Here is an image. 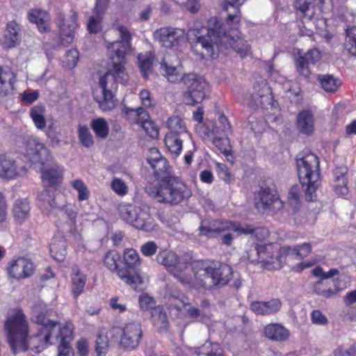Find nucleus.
<instances>
[{"label": "nucleus", "mask_w": 356, "mask_h": 356, "mask_svg": "<svg viewBox=\"0 0 356 356\" xmlns=\"http://www.w3.org/2000/svg\"><path fill=\"white\" fill-rule=\"evenodd\" d=\"M239 20L230 22L229 24H222L216 18L209 21V27H202L198 30H191L196 38L192 47L202 59L213 57L219 51L220 46L230 47L241 58L245 57L250 51V46L240 37L238 31Z\"/></svg>", "instance_id": "1"}, {"label": "nucleus", "mask_w": 356, "mask_h": 356, "mask_svg": "<svg viewBox=\"0 0 356 356\" xmlns=\"http://www.w3.org/2000/svg\"><path fill=\"white\" fill-rule=\"evenodd\" d=\"M36 323L42 327L38 333L29 337V326L26 316L21 310L10 314L5 322L8 342L13 354L31 349L40 353L47 345L51 344L50 338L53 336L57 321L46 318L40 314L36 316Z\"/></svg>", "instance_id": "2"}, {"label": "nucleus", "mask_w": 356, "mask_h": 356, "mask_svg": "<svg viewBox=\"0 0 356 356\" xmlns=\"http://www.w3.org/2000/svg\"><path fill=\"white\" fill-rule=\"evenodd\" d=\"M121 40L113 42L108 47L109 59L111 67L100 78L99 85L102 89V97L95 98L102 111H110L116 104L114 92L118 88V83L124 84L128 81L125 72V55L131 47V35L128 29L123 26L118 27Z\"/></svg>", "instance_id": "3"}, {"label": "nucleus", "mask_w": 356, "mask_h": 356, "mask_svg": "<svg viewBox=\"0 0 356 356\" xmlns=\"http://www.w3.org/2000/svg\"><path fill=\"white\" fill-rule=\"evenodd\" d=\"M147 160L156 179L163 182L159 187L149 189V194L152 198L160 203L177 205L191 196L189 188L170 175L167 160L156 148L149 149Z\"/></svg>", "instance_id": "4"}, {"label": "nucleus", "mask_w": 356, "mask_h": 356, "mask_svg": "<svg viewBox=\"0 0 356 356\" xmlns=\"http://www.w3.org/2000/svg\"><path fill=\"white\" fill-rule=\"evenodd\" d=\"M193 274L195 284L212 290L226 286L232 279L233 270L225 263L199 260L193 264Z\"/></svg>", "instance_id": "5"}, {"label": "nucleus", "mask_w": 356, "mask_h": 356, "mask_svg": "<svg viewBox=\"0 0 356 356\" xmlns=\"http://www.w3.org/2000/svg\"><path fill=\"white\" fill-rule=\"evenodd\" d=\"M296 167L300 182L302 187H305V200L315 201L321 176L318 156L309 151H302L296 156Z\"/></svg>", "instance_id": "6"}, {"label": "nucleus", "mask_w": 356, "mask_h": 356, "mask_svg": "<svg viewBox=\"0 0 356 356\" xmlns=\"http://www.w3.org/2000/svg\"><path fill=\"white\" fill-rule=\"evenodd\" d=\"M121 265L122 270L118 271L120 279L134 289L143 283V277L138 269L140 260L138 252L135 250L127 249L124 250Z\"/></svg>", "instance_id": "7"}, {"label": "nucleus", "mask_w": 356, "mask_h": 356, "mask_svg": "<svg viewBox=\"0 0 356 356\" xmlns=\"http://www.w3.org/2000/svg\"><path fill=\"white\" fill-rule=\"evenodd\" d=\"M247 254L251 262L260 261L272 264L275 268H281L285 263L287 252L283 251V247L278 248L272 244H256L250 248Z\"/></svg>", "instance_id": "8"}, {"label": "nucleus", "mask_w": 356, "mask_h": 356, "mask_svg": "<svg viewBox=\"0 0 356 356\" xmlns=\"http://www.w3.org/2000/svg\"><path fill=\"white\" fill-rule=\"evenodd\" d=\"M312 274L319 278L318 281L314 283L313 291L316 294L323 298H329L345 287V284H341L339 279L329 280L339 274V270L336 268L324 272L321 266H317L312 270Z\"/></svg>", "instance_id": "9"}, {"label": "nucleus", "mask_w": 356, "mask_h": 356, "mask_svg": "<svg viewBox=\"0 0 356 356\" xmlns=\"http://www.w3.org/2000/svg\"><path fill=\"white\" fill-rule=\"evenodd\" d=\"M183 83L186 90L183 93L186 104L195 106L202 102L206 96L207 81L201 76L193 73L185 74Z\"/></svg>", "instance_id": "10"}, {"label": "nucleus", "mask_w": 356, "mask_h": 356, "mask_svg": "<svg viewBox=\"0 0 356 356\" xmlns=\"http://www.w3.org/2000/svg\"><path fill=\"white\" fill-rule=\"evenodd\" d=\"M25 156L32 165L38 168L49 165L52 159L49 149L34 138H29L26 140Z\"/></svg>", "instance_id": "11"}, {"label": "nucleus", "mask_w": 356, "mask_h": 356, "mask_svg": "<svg viewBox=\"0 0 356 356\" xmlns=\"http://www.w3.org/2000/svg\"><path fill=\"white\" fill-rule=\"evenodd\" d=\"M26 172V166L22 158L8 154L0 155V177L12 179L23 176Z\"/></svg>", "instance_id": "12"}, {"label": "nucleus", "mask_w": 356, "mask_h": 356, "mask_svg": "<svg viewBox=\"0 0 356 356\" xmlns=\"http://www.w3.org/2000/svg\"><path fill=\"white\" fill-rule=\"evenodd\" d=\"M113 331L121 335L120 345L127 350L134 349L139 345L143 334L140 325L137 322L129 323L123 329L115 327Z\"/></svg>", "instance_id": "13"}, {"label": "nucleus", "mask_w": 356, "mask_h": 356, "mask_svg": "<svg viewBox=\"0 0 356 356\" xmlns=\"http://www.w3.org/2000/svg\"><path fill=\"white\" fill-rule=\"evenodd\" d=\"M154 39L165 48H175L184 42L186 32L184 29L172 27H163L154 32Z\"/></svg>", "instance_id": "14"}, {"label": "nucleus", "mask_w": 356, "mask_h": 356, "mask_svg": "<svg viewBox=\"0 0 356 356\" xmlns=\"http://www.w3.org/2000/svg\"><path fill=\"white\" fill-rule=\"evenodd\" d=\"M70 13L67 19L62 13H59L56 18V24L60 31V42L63 46H68L73 42L74 30L77 27V13L73 10Z\"/></svg>", "instance_id": "15"}, {"label": "nucleus", "mask_w": 356, "mask_h": 356, "mask_svg": "<svg viewBox=\"0 0 356 356\" xmlns=\"http://www.w3.org/2000/svg\"><path fill=\"white\" fill-rule=\"evenodd\" d=\"M255 205L273 214L283 208L284 203L268 187H261L255 197Z\"/></svg>", "instance_id": "16"}, {"label": "nucleus", "mask_w": 356, "mask_h": 356, "mask_svg": "<svg viewBox=\"0 0 356 356\" xmlns=\"http://www.w3.org/2000/svg\"><path fill=\"white\" fill-rule=\"evenodd\" d=\"M226 221L220 222L218 224L205 225L202 223L199 229L200 235L206 236L207 237H220L221 243L227 246L232 245L234 236L231 233L232 229L221 230L222 227H225Z\"/></svg>", "instance_id": "17"}, {"label": "nucleus", "mask_w": 356, "mask_h": 356, "mask_svg": "<svg viewBox=\"0 0 356 356\" xmlns=\"http://www.w3.org/2000/svg\"><path fill=\"white\" fill-rule=\"evenodd\" d=\"M33 262L24 257L13 259L8 267L9 275L17 280L29 277L34 272Z\"/></svg>", "instance_id": "18"}, {"label": "nucleus", "mask_w": 356, "mask_h": 356, "mask_svg": "<svg viewBox=\"0 0 356 356\" xmlns=\"http://www.w3.org/2000/svg\"><path fill=\"white\" fill-rule=\"evenodd\" d=\"M321 59V52L317 49L309 50L296 58V70L300 75L308 78L310 75L309 65L316 64Z\"/></svg>", "instance_id": "19"}, {"label": "nucleus", "mask_w": 356, "mask_h": 356, "mask_svg": "<svg viewBox=\"0 0 356 356\" xmlns=\"http://www.w3.org/2000/svg\"><path fill=\"white\" fill-rule=\"evenodd\" d=\"M156 261L165 266L168 270L178 279L183 284H189L188 278L182 275H179L177 271V265L178 262V256L174 252H161L156 256Z\"/></svg>", "instance_id": "20"}, {"label": "nucleus", "mask_w": 356, "mask_h": 356, "mask_svg": "<svg viewBox=\"0 0 356 356\" xmlns=\"http://www.w3.org/2000/svg\"><path fill=\"white\" fill-rule=\"evenodd\" d=\"M176 64H174L169 57H165L161 63L160 71L171 83L183 81L184 76L182 74V67L179 64L177 58L175 56Z\"/></svg>", "instance_id": "21"}, {"label": "nucleus", "mask_w": 356, "mask_h": 356, "mask_svg": "<svg viewBox=\"0 0 356 356\" xmlns=\"http://www.w3.org/2000/svg\"><path fill=\"white\" fill-rule=\"evenodd\" d=\"M282 302L279 298H273L268 301H253L250 303V309L257 315L269 316L280 311Z\"/></svg>", "instance_id": "22"}, {"label": "nucleus", "mask_w": 356, "mask_h": 356, "mask_svg": "<svg viewBox=\"0 0 356 356\" xmlns=\"http://www.w3.org/2000/svg\"><path fill=\"white\" fill-rule=\"evenodd\" d=\"M16 76L8 68L0 67V101L13 95Z\"/></svg>", "instance_id": "23"}, {"label": "nucleus", "mask_w": 356, "mask_h": 356, "mask_svg": "<svg viewBox=\"0 0 356 356\" xmlns=\"http://www.w3.org/2000/svg\"><path fill=\"white\" fill-rule=\"evenodd\" d=\"M140 211L137 212L136 217L132 226L136 229L151 232L156 229V224L154 218L151 216L149 208L147 206H142L139 208Z\"/></svg>", "instance_id": "24"}, {"label": "nucleus", "mask_w": 356, "mask_h": 356, "mask_svg": "<svg viewBox=\"0 0 356 356\" xmlns=\"http://www.w3.org/2000/svg\"><path fill=\"white\" fill-rule=\"evenodd\" d=\"M140 211L137 212L136 217L132 226L136 229L151 232L156 229V224L154 218L151 216L149 208L147 206H142L139 208Z\"/></svg>", "instance_id": "25"}, {"label": "nucleus", "mask_w": 356, "mask_h": 356, "mask_svg": "<svg viewBox=\"0 0 356 356\" xmlns=\"http://www.w3.org/2000/svg\"><path fill=\"white\" fill-rule=\"evenodd\" d=\"M42 173V179L45 184L56 186L62 180V169L52 161L44 167H39Z\"/></svg>", "instance_id": "26"}, {"label": "nucleus", "mask_w": 356, "mask_h": 356, "mask_svg": "<svg viewBox=\"0 0 356 356\" xmlns=\"http://www.w3.org/2000/svg\"><path fill=\"white\" fill-rule=\"evenodd\" d=\"M124 112L128 114L129 112H134L136 115H138L140 120L143 121L140 122L142 128L146 131V133L152 138H156L159 136V129L155 123L149 120V115L141 107H139L136 109H131L128 108H124Z\"/></svg>", "instance_id": "27"}, {"label": "nucleus", "mask_w": 356, "mask_h": 356, "mask_svg": "<svg viewBox=\"0 0 356 356\" xmlns=\"http://www.w3.org/2000/svg\"><path fill=\"white\" fill-rule=\"evenodd\" d=\"M297 129L300 133L310 136L314 131V121L309 111H302L297 116Z\"/></svg>", "instance_id": "28"}, {"label": "nucleus", "mask_w": 356, "mask_h": 356, "mask_svg": "<svg viewBox=\"0 0 356 356\" xmlns=\"http://www.w3.org/2000/svg\"><path fill=\"white\" fill-rule=\"evenodd\" d=\"M348 170L345 167L337 168L334 170V189L337 195H345L348 193V179L346 177Z\"/></svg>", "instance_id": "29"}, {"label": "nucleus", "mask_w": 356, "mask_h": 356, "mask_svg": "<svg viewBox=\"0 0 356 356\" xmlns=\"http://www.w3.org/2000/svg\"><path fill=\"white\" fill-rule=\"evenodd\" d=\"M265 336L273 341H282L288 339L289 330L278 323H271L264 328Z\"/></svg>", "instance_id": "30"}, {"label": "nucleus", "mask_w": 356, "mask_h": 356, "mask_svg": "<svg viewBox=\"0 0 356 356\" xmlns=\"http://www.w3.org/2000/svg\"><path fill=\"white\" fill-rule=\"evenodd\" d=\"M30 204L26 200H17L13 207V215L18 224H22L29 217Z\"/></svg>", "instance_id": "31"}, {"label": "nucleus", "mask_w": 356, "mask_h": 356, "mask_svg": "<svg viewBox=\"0 0 356 356\" xmlns=\"http://www.w3.org/2000/svg\"><path fill=\"white\" fill-rule=\"evenodd\" d=\"M19 27L15 21L9 22L7 24V33L4 36L3 44L6 48H12L19 43L20 35Z\"/></svg>", "instance_id": "32"}, {"label": "nucleus", "mask_w": 356, "mask_h": 356, "mask_svg": "<svg viewBox=\"0 0 356 356\" xmlns=\"http://www.w3.org/2000/svg\"><path fill=\"white\" fill-rule=\"evenodd\" d=\"M29 19L30 22L35 24L40 31H47L49 16V13L40 9H33L29 13Z\"/></svg>", "instance_id": "33"}, {"label": "nucleus", "mask_w": 356, "mask_h": 356, "mask_svg": "<svg viewBox=\"0 0 356 356\" xmlns=\"http://www.w3.org/2000/svg\"><path fill=\"white\" fill-rule=\"evenodd\" d=\"M245 0H225L224 9L227 12V24L230 22L240 20L239 7Z\"/></svg>", "instance_id": "34"}, {"label": "nucleus", "mask_w": 356, "mask_h": 356, "mask_svg": "<svg viewBox=\"0 0 356 356\" xmlns=\"http://www.w3.org/2000/svg\"><path fill=\"white\" fill-rule=\"evenodd\" d=\"M181 138H184V136L176 135L175 134L172 133H167L165 135L164 139L165 144L169 152L173 154L175 156H179L181 151L183 142Z\"/></svg>", "instance_id": "35"}, {"label": "nucleus", "mask_w": 356, "mask_h": 356, "mask_svg": "<svg viewBox=\"0 0 356 356\" xmlns=\"http://www.w3.org/2000/svg\"><path fill=\"white\" fill-rule=\"evenodd\" d=\"M104 264L106 267L118 276V271L122 270L121 265V257L120 254L115 251L111 250L106 252Z\"/></svg>", "instance_id": "36"}, {"label": "nucleus", "mask_w": 356, "mask_h": 356, "mask_svg": "<svg viewBox=\"0 0 356 356\" xmlns=\"http://www.w3.org/2000/svg\"><path fill=\"white\" fill-rule=\"evenodd\" d=\"M50 252L52 257L58 261L64 260L66 254L65 241L63 238L56 237L50 244Z\"/></svg>", "instance_id": "37"}, {"label": "nucleus", "mask_w": 356, "mask_h": 356, "mask_svg": "<svg viewBox=\"0 0 356 356\" xmlns=\"http://www.w3.org/2000/svg\"><path fill=\"white\" fill-rule=\"evenodd\" d=\"M167 124L169 129L168 133L175 134L176 135L183 136H189L185 123L179 116L175 115L169 118Z\"/></svg>", "instance_id": "38"}, {"label": "nucleus", "mask_w": 356, "mask_h": 356, "mask_svg": "<svg viewBox=\"0 0 356 356\" xmlns=\"http://www.w3.org/2000/svg\"><path fill=\"white\" fill-rule=\"evenodd\" d=\"M139 208L132 204H121L118 207L119 215L123 220L132 225L137 212L140 211Z\"/></svg>", "instance_id": "39"}, {"label": "nucleus", "mask_w": 356, "mask_h": 356, "mask_svg": "<svg viewBox=\"0 0 356 356\" xmlns=\"http://www.w3.org/2000/svg\"><path fill=\"white\" fill-rule=\"evenodd\" d=\"M73 275L72 277V291L74 297L76 298L83 291L86 282V277L81 273L78 268L73 269Z\"/></svg>", "instance_id": "40"}, {"label": "nucleus", "mask_w": 356, "mask_h": 356, "mask_svg": "<svg viewBox=\"0 0 356 356\" xmlns=\"http://www.w3.org/2000/svg\"><path fill=\"white\" fill-rule=\"evenodd\" d=\"M318 81H319L322 88L328 92H333L339 87L341 82L338 79L330 74L318 75Z\"/></svg>", "instance_id": "41"}, {"label": "nucleus", "mask_w": 356, "mask_h": 356, "mask_svg": "<svg viewBox=\"0 0 356 356\" xmlns=\"http://www.w3.org/2000/svg\"><path fill=\"white\" fill-rule=\"evenodd\" d=\"M73 325L67 322L63 327L59 328L58 333L56 329L54 330L53 333L55 332V337L57 339H60L59 345H70L73 339Z\"/></svg>", "instance_id": "42"}, {"label": "nucleus", "mask_w": 356, "mask_h": 356, "mask_svg": "<svg viewBox=\"0 0 356 356\" xmlns=\"http://www.w3.org/2000/svg\"><path fill=\"white\" fill-rule=\"evenodd\" d=\"M345 49L351 55L356 56V26H348L346 29Z\"/></svg>", "instance_id": "43"}, {"label": "nucleus", "mask_w": 356, "mask_h": 356, "mask_svg": "<svg viewBox=\"0 0 356 356\" xmlns=\"http://www.w3.org/2000/svg\"><path fill=\"white\" fill-rule=\"evenodd\" d=\"M90 126L97 138H106L108 136L109 127L105 119L100 118L92 120Z\"/></svg>", "instance_id": "44"}, {"label": "nucleus", "mask_w": 356, "mask_h": 356, "mask_svg": "<svg viewBox=\"0 0 356 356\" xmlns=\"http://www.w3.org/2000/svg\"><path fill=\"white\" fill-rule=\"evenodd\" d=\"M44 107L42 105H37L31 109L30 115L39 129H43L46 126V120L44 116Z\"/></svg>", "instance_id": "45"}, {"label": "nucleus", "mask_w": 356, "mask_h": 356, "mask_svg": "<svg viewBox=\"0 0 356 356\" xmlns=\"http://www.w3.org/2000/svg\"><path fill=\"white\" fill-rule=\"evenodd\" d=\"M312 246L309 243H304L302 245L291 247V246H284L283 251L287 252V255H296L299 257L300 259L306 257L311 252Z\"/></svg>", "instance_id": "46"}, {"label": "nucleus", "mask_w": 356, "mask_h": 356, "mask_svg": "<svg viewBox=\"0 0 356 356\" xmlns=\"http://www.w3.org/2000/svg\"><path fill=\"white\" fill-rule=\"evenodd\" d=\"M198 356H224L218 343L206 342L197 352Z\"/></svg>", "instance_id": "47"}, {"label": "nucleus", "mask_w": 356, "mask_h": 356, "mask_svg": "<svg viewBox=\"0 0 356 356\" xmlns=\"http://www.w3.org/2000/svg\"><path fill=\"white\" fill-rule=\"evenodd\" d=\"M232 229V232H237L239 234H253L255 229L250 225H241L232 221H226L225 227H222L221 230Z\"/></svg>", "instance_id": "48"}, {"label": "nucleus", "mask_w": 356, "mask_h": 356, "mask_svg": "<svg viewBox=\"0 0 356 356\" xmlns=\"http://www.w3.org/2000/svg\"><path fill=\"white\" fill-rule=\"evenodd\" d=\"M138 65L144 77L147 78L152 72L153 58L150 54H140L138 56Z\"/></svg>", "instance_id": "49"}, {"label": "nucleus", "mask_w": 356, "mask_h": 356, "mask_svg": "<svg viewBox=\"0 0 356 356\" xmlns=\"http://www.w3.org/2000/svg\"><path fill=\"white\" fill-rule=\"evenodd\" d=\"M151 316L156 325L161 328H165L168 326V317L162 307H154L151 312Z\"/></svg>", "instance_id": "50"}, {"label": "nucleus", "mask_w": 356, "mask_h": 356, "mask_svg": "<svg viewBox=\"0 0 356 356\" xmlns=\"http://www.w3.org/2000/svg\"><path fill=\"white\" fill-rule=\"evenodd\" d=\"M78 138L81 145L86 148L92 147L94 144L93 137L86 126L78 127Z\"/></svg>", "instance_id": "51"}, {"label": "nucleus", "mask_w": 356, "mask_h": 356, "mask_svg": "<svg viewBox=\"0 0 356 356\" xmlns=\"http://www.w3.org/2000/svg\"><path fill=\"white\" fill-rule=\"evenodd\" d=\"M109 347V341L108 337L102 333L97 335L95 340V350L97 356H104Z\"/></svg>", "instance_id": "52"}, {"label": "nucleus", "mask_w": 356, "mask_h": 356, "mask_svg": "<svg viewBox=\"0 0 356 356\" xmlns=\"http://www.w3.org/2000/svg\"><path fill=\"white\" fill-rule=\"evenodd\" d=\"M198 261H193V256L189 252L184 253L181 256L178 257V262L177 265V271L179 275L181 273L186 269L188 266H191L193 270V264Z\"/></svg>", "instance_id": "53"}, {"label": "nucleus", "mask_w": 356, "mask_h": 356, "mask_svg": "<svg viewBox=\"0 0 356 356\" xmlns=\"http://www.w3.org/2000/svg\"><path fill=\"white\" fill-rule=\"evenodd\" d=\"M288 201L293 212H296L300 207V186L297 184L291 186L289 191Z\"/></svg>", "instance_id": "54"}, {"label": "nucleus", "mask_w": 356, "mask_h": 356, "mask_svg": "<svg viewBox=\"0 0 356 356\" xmlns=\"http://www.w3.org/2000/svg\"><path fill=\"white\" fill-rule=\"evenodd\" d=\"M187 314L191 318L204 323L209 321L211 316L210 312L194 307L187 309Z\"/></svg>", "instance_id": "55"}, {"label": "nucleus", "mask_w": 356, "mask_h": 356, "mask_svg": "<svg viewBox=\"0 0 356 356\" xmlns=\"http://www.w3.org/2000/svg\"><path fill=\"white\" fill-rule=\"evenodd\" d=\"M214 145L225 156L231 155V146L229 138L226 137H215L213 140Z\"/></svg>", "instance_id": "56"}, {"label": "nucleus", "mask_w": 356, "mask_h": 356, "mask_svg": "<svg viewBox=\"0 0 356 356\" xmlns=\"http://www.w3.org/2000/svg\"><path fill=\"white\" fill-rule=\"evenodd\" d=\"M73 188L78 191L79 201L87 200L89 198V191L86 184L81 179H75L72 182Z\"/></svg>", "instance_id": "57"}, {"label": "nucleus", "mask_w": 356, "mask_h": 356, "mask_svg": "<svg viewBox=\"0 0 356 356\" xmlns=\"http://www.w3.org/2000/svg\"><path fill=\"white\" fill-rule=\"evenodd\" d=\"M79 58V54L77 49L68 50L65 54V65L70 69L74 68L77 64Z\"/></svg>", "instance_id": "58"}, {"label": "nucleus", "mask_w": 356, "mask_h": 356, "mask_svg": "<svg viewBox=\"0 0 356 356\" xmlns=\"http://www.w3.org/2000/svg\"><path fill=\"white\" fill-rule=\"evenodd\" d=\"M102 16L95 15L89 18L88 30L90 33H97L101 30V22Z\"/></svg>", "instance_id": "59"}, {"label": "nucleus", "mask_w": 356, "mask_h": 356, "mask_svg": "<svg viewBox=\"0 0 356 356\" xmlns=\"http://www.w3.org/2000/svg\"><path fill=\"white\" fill-rule=\"evenodd\" d=\"M112 189L118 195H123L127 193V187L125 183L118 178H115L111 182Z\"/></svg>", "instance_id": "60"}, {"label": "nucleus", "mask_w": 356, "mask_h": 356, "mask_svg": "<svg viewBox=\"0 0 356 356\" xmlns=\"http://www.w3.org/2000/svg\"><path fill=\"white\" fill-rule=\"evenodd\" d=\"M311 321L314 324L325 325L328 323L327 317L320 310H314L311 314Z\"/></svg>", "instance_id": "61"}, {"label": "nucleus", "mask_w": 356, "mask_h": 356, "mask_svg": "<svg viewBox=\"0 0 356 356\" xmlns=\"http://www.w3.org/2000/svg\"><path fill=\"white\" fill-rule=\"evenodd\" d=\"M154 300L153 298L147 296V295H141L139 297V305L142 309L147 310V309H153L154 307Z\"/></svg>", "instance_id": "62"}, {"label": "nucleus", "mask_w": 356, "mask_h": 356, "mask_svg": "<svg viewBox=\"0 0 356 356\" xmlns=\"http://www.w3.org/2000/svg\"><path fill=\"white\" fill-rule=\"evenodd\" d=\"M157 245L154 241H148L140 247V251L143 255L150 257L154 255L157 250Z\"/></svg>", "instance_id": "63"}, {"label": "nucleus", "mask_w": 356, "mask_h": 356, "mask_svg": "<svg viewBox=\"0 0 356 356\" xmlns=\"http://www.w3.org/2000/svg\"><path fill=\"white\" fill-rule=\"evenodd\" d=\"M41 200L43 202V207L46 209H54L56 207V204L54 198L51 197L50 192L48 190H45L41 195Z\"/></svg>", "instance_id": "64"}]
</instances>
